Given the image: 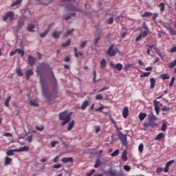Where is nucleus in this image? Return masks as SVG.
I'll return each instance as SVG.
<instances>
[{"label": "nucleus", "instance_id": "nucleus-1", "mask_svg": "<svg viewBox=\"0 0 176 176\" xmlns=\"http://www.w3.org/2000/svg\"><path fill=\"white\" fill-rule=\"evenodd\" d=\"M47 69H50L53 79L52 82L54 83V86H57V80H56L54 73L53 72V69L50 68V65L49 63H46L45 62L39 63L38 67L36 68V72L38 76H42V75L46 72Z\"/></svg>", "mask_w": 176, "mask_h": 176}, {"label": "nucleus", "instance_id": "nucleus-2", "mask_svg": "<svg viewBox=\"0 0 176 176\" xmlns=\"http://www.w3.org/2000/svg\"><path fill=\"white\" fill-rule=\"evenodd\" d=\"M75 0H63L60 2V6H65L70 12H78V13H83V10L78 9L76 6L70 4L69 2H72Z\"/></svg>", "mask_w": 176, "mask_h": 176}, {"label": "nucleus", "instance_id": "nucleus-3", "mask_svg": "<svg viewBox=\"0 0 176 176\" xmlns=\"http://www.w3.org/2000/svg\"><path fill=\"white\" fill-rule=\"evenodd\" d=\"M60 120H63L61 122L62 126H65L67 123H69L71 121V114L68 113V111H63L59 114Z\"/></svg>", "mask_w": 176, "mask_h": 176}, {"label": "nucleus", "instance_id": "nucleus-4", "mask_svg": "<svg viewBox=\"0 0 176 176\" xmlns=\"http://www.w3.org/2000/svg\"><path fill=\"white\" fill-rule=\"evenodd\" d=\"M42 91L47 100H52V98L56 97L52 94L47 86L42 85Z\"/></svg>", "mask_w": 176, "mask_h": 176}, {"label": "nucleus", "instance_id": "nucleus-5", "mask_svg": "<svg viewBox=\"0 0 176 176\" xmlns=\"http://www.w3.org/2000/svg\"><path fill=\"white\" fill-rule=\"evenodd\" d=\"M118 138L121 141L122 144L124 146H127V135H123L121 131L118 132Z\"/></svg>", "mask_w": 176, "mask_h": 176}, {"label": "nucleus", "instance_id": "nucleus-6", "mask_svg": "<svg viewBox=\"0 0 176 176\" xmlns=\"http://www.w3.org/2000/svg\"><path fill=\"white\" fill-rule=\"evenodd\" d=\"M8 19H10V21H13L14 19V12L12 11H9L8 12L6 13L5 16H3V21H6Z\"/></svg>", "mask_w": 176, "mask_h": 176}, {"label": "nucleus", "instance_id": "nucleus-7", "mask_svg": "<svg viewBox=\"0 0 176 176\" xmlns=\"http://www.w3.org/2000/svg\"><path fill=\"white\" fill-rule=\"evenodd\" d=\"M117 53H119V50L118 47L115 46L114 45H111V56H116Z\"/></svg>", "mask_w": 176, "mask_h": 176}, {"label": "nucleus", "instance_id": "nucleus-8", "mask_svg": "<svg viewBox=\"0 0 176 176\" xmlns=\"http://www.w3.org/2000/svg\"><path fill=\"white\" fill-rule=\"evenodd\" d=\"M25 75L26 80H30V78H31V76L34 75V71H32V69H29L26 70Z\"/></svg>", "mask_w": 176, "mask_h": 176}, {"label": "nucleus", "instance_id": "nucleus-9", "mask_svg": "<svg viewBox=\"0 0 176 176\" xmlns=\"http://www.w3.org/2000/svg\"><path fill=\"white\" fill-rule=\"evenodd\" d=\"M28 64H30V65H31L32 67H34V65H35V58L31 55H28Z\"/></svg>", "mask_w": 176, "mask_h": 176}, {"label": "nucleus", "instance_id": "nucleus-10", "mask_svg": "<svg viewBox=\"0 0 176 176\" xmlns=\"http://www.w3.org/2000/svg\"><path fill=\"white\" fill-rule=\"evenodd\" d=\"M173 163H174V160H170L166 163L165 168L164 169V173H168L170 166H171V164H173Z\"/></svg>", "mask_w": 176, "mask_h": 176}, {"label": "nucleus", "instance_id": "nucleus-11", "mask_svg": "<svg viewBox=\"0 0 176 176\" xmlns=\"http://www.w3.org/2000/svg\"><path fill=\"white\" fill-rule=\"evenodd\" d=\"M111 67H113V68H116V69H118V71H122V69H123V65L120 63H118L117 65L111 63Z\"/></svg>", "mask_w": 176, "mask_h": 176}, {"label": "nucleus", "instance_id": "nucleus-12", "mask_svg": "<svg viewBox=\"0 0 176 176\" xmlns=\"http://www.w3.org/2000/svg\"><path fill=\"white\" fill-rule=\"evenodd\" d=\"M23 27H24V20L23 19H21L18 21L17 29L19 30V31H20V30H21Z\"/></svg>", "mask_w": 176, "mask_h": 176}, {"label": "nucleus", "instance_id": "nucleus-13", "mask_svg": "<svg viewBox=\"0 0 176 176\" xmlns=\"http://www.w3.org/2000/svg\"><path fill=\"white\" fill-rule=\"evenodd\" d=\"M30 150V146H25L23 147H21L19 149H14V152H25L26 151H29Z\"/></svg>", "mask_w": 176, "mask_h": 176}, {"label": "nucleus", "instance_id": "nucleus-14", "mask_svg": "<svg viewBox=\"0 0 176 176\" xmlns=\"http://www.w3.org/2000/svg\"><path fill=\"white\" fill-rule=\"evenodd\" d=\"M122 116L124 119H126L127 116H129V107H125L122 111Z\"/></svg>", "mask_w": 176, "mask_h": 176}, {"label": "nucleus", "instance_id": "nucleus-15", "mask_svg": "<svg viewBox=\"0 0 176 176\" xmlns=\"http://www.w3.org/2000/svg\"><path fill=\"white\" fill-rule=\"evenodd\" d=\"M63 163L67 164V163H74V158L72 157H65L62 159Z\"/></svg>", "mask_w": 176, "mask_h": 176}, {"label": "nucleus", "instance_id": "nucleus-16", "mask_svg": "<svg viewBox=\"0 0 176 176\" xmlns=\"http://www.w3.org/2000/svg\"><path fill=\"white\" fill-rule=\"evenodd\" d=\"M87 107H89V100H85L82 104H81V109L82 111H85V109H86L87 108Z\"/></svg>", "mask_w": 176, "mask_h": 176}, {"label": "nucleus", "instance_id": "nucleus-17", "mask_svg": "<svg viewBox=\"0 0 176 176\" xmlns=\"http://www.w3.org/2000/svg\"><path fill=\"white\" fill-rule=\"evenodd\" d=\"M165 135L164 133H160L155 138V141H162L163 138H164Z\"/></svg>", "mask_w": 176, "mask_h": 176}, {"label": "nucleus", "instance_id": "nucleus-18", "mask_svg": "<svg viewBox=\"0 0 176 176\" xmlns=\"http://www.w3.org/2000/svg\"><path fill=\"white\" fill-rule=\"evenodd\" d=\"M60 35H61L60 31L59 32L54 31L52 33V38H54L55 39H56V38H59Z\"/></svg>", "mask_w": 176, "mask_h": 176}, {"label": "nucleus", "instance_id": "nucleus-19", "mask_svg": "<svg viewBox=\"0 0 176 176\" xmlns=\"http://www.w3.org/2000/svg\"><path fill=\"white\" fill-rule=\"evenodd\" d=\"M12 162H13V160H12V158H10L9 157H6L4 164L6 166H9V164H10V163H12Z\"/></svg>", "mask_w": 176, "mask_h": 176}, {"label": "nucleus", "instance_id": "nucleus-20", "mask_svg": "<svg viewBox=\"0 0 176 176\" xmlns=\"http://www.w3.org/2000/svg\"><path fill=\"white\" fill-rule=\"evenodd\" d=\"M150 89H153L155 87V85H156V80L153 78H150Z\"/></svg>", "mask_w": 176, "mask_h": 176}, {"label": "nucleus", "instance_id": "nucleus-21", "mask_svg": "<svg viewBox=\"0 0 176 176\" xmlns=\"http://www.w3.org/2000/svg\"><path fill=\"white\" fill-rule=\"evenodd\" d=\"M74 124H75V121L72 120L71 122L69 123V125L67 126V131H71L72 129L74 128Z\"/></svg>", "mask_w": 176, "mask_h": 176}, {"label": "nucleus", "instance_id": "nucleus-22", "mask_svg": "<svg viewBox=\"0 0 176 176\" xmlns=\"http://www.w3.org/2000/svg\"><path fill=\"white\" fill-rule=\"evenodd\" d=\"M27 30L29 32H34V30H35V25L34 24L28 25Z\"/></svg>", "mask_w": 176, "mask_h": 176}, {"label": "nucleus", "instance_id": "nucleus-23", "mask_svg": "<svg viewBox=\"0 0 176 176\" xmlns=\"http://www.w3.org/2000/svg\"><path fill=\"white\" fill-rule=\"evenodd\" d=\"M167 30H169L170 34H171V35H176V32L175 30H174V29H173V28L171 27V25H168V27H166Z\"/></svg>", "mask_w": 176, "mask_h": 176}, {"label": "nucleus", "instance_id": "nucleus-24", "mask_svg": "<svg viewBox=\"0 0 176 176\" xmlns=\"http://www.w3.org/2000/svg\"><path fill=\"white\" fill-rule=\"evenodd\" d=\"M122 159L123 162H127V151L124 150L122 155Z\"/></svg>", "mask_w": 176, "mask_h": 176}, {"label": "nucleus", "instance_id": "nucleus-25", "mask_svg": "<svg viewBox=\"0 0 176 176\" xmlns=\"http://www.w3.org/2000/svg\"><path fill=\"white\" fill-rule=\"evenodd\" d=\"M145 118H146V113H140L139 114V119L141 122H142V120H144V119H145Z\"/></svg>", "mask_w": 176, "mask_h": 176}, {"label": "nucleus", "instance_id": "nucleus-26", "mask_svg": "<svg viewBox=\"0 0 176 176\" xmlns=\"http://www.w3.org/2000/svg\"><path fill=\"white\" fill-rule=\"evenodd\" d=\"M107 66V60H105V59H102L101 61H100V68L101 69H102V68H104V67Z\"/></svg>", "mask_w": 176, "mask_h": 176}, {"label": "nucleus", "instance_id": "nucleus-27", "mask_svg": "<svg viewBox=\"0 0 176 176\" xmlns=\"http://www.w3.org/2000/svg\"><path fill=\"white\" fill-rule=\"evenodd\" d=\"M148 121L152 123V122H153V120H155L156 118L155 117V115L153 114H150L148 115Z\"/></svg>", "mask_w": 176, "mask_h": 176}, {"label": "nucleus", "instance_id": "nucleus-28", "mask_svg": "<svg viewBox=\"0 0 176 176\" xmlns=\"http://www.w3.org/2000/svg\"><path fill=\"white\" fill-rule=\"evenodd\" d=\"M16 75L18 76H23L24 74H23V72L21 71V69L16 68Z\"/></svg>", "mask_w": 176, "mask_h": 176}, {"label": "nucleus", "instance_id": "nucleus-29", "mask_svg": "<svg viewBox=\"0 0 176 176\" xmlns=\"http://www.w3.org/2000/svg\"><path fill=\"white\" fill-rule=\"evenodd\" d=\"M76 16V13H72L71 16H64L65 20L68 21V20H70L71 17H75Z\"/></svg>", "mask_w": 176, "mask_h": 176}, {"label": "nucleus", "instance_id": "nucleus-30", "mask_svg": "<svg viewBox=\"0 0 176 176\" xmlns=\"http://www.w3.org/2000/svg\"><path fill=\"white\" fill-rule=\"evenodd\" d=\"M30 105H32V107H39V104L36 102V100H31Z\"/></svg>", "mask_w": 176, "mask_h": 176}, {"label": "nucleus", "instance_id": "nucleus-31", "mask_svg": "<svg viewBox=\"0 0 176 176\" xmlns=\"http://www.w3.org/2000/svg\"><path fill=\"white\" fill-rule=\"evenodd\" d=\"M71 45V40H67L65 43H62V47H67V46H69Z\"/></svg>", "mask_w": 176, "mask_h": 176}, {"label": "nucleus", "instance_id": "nucleus-32", "mask_svg": "<svg viewBox=\"0 0 176 176\" xmlns=\"http://www.w3.org/2000/svg\"><path fill=\"white\" fill-rule=\"evenodd\" d=\"M11 99H12L11 96H9L6 99L5 103H4L5 107H9V102H10Z\"/></svg>", "mask_w": 176, "mask_h": 176}, {"label": "nucleus", "instance_id": "nucleus-33", "mask_svg": "<svg viewBox=\"0 0 176 176\" xmlns=\"http://www.w3.org/2000/svg\"><path fill=\"white\" fill-rule=\"evenodd\" d=\"M23 2V0H17L16 2H13L11 5V8H13L14 6H17V5H20Z\"/></svg>", "mask_w": 176, "mask_h": 176}, {"label": "nucleus", "instance_id": "nucleus-34", "mask_svg": "<svg viewBox=\"0 0 176 176\" xmlns=\"http://www.w3.org/2000/svg\"><path fill=\"white\" fill-rule=\"evenodd\" d=\"M100 166H101V161H100V159H98L95 162L94 168H98Z\"/></svg>", "mask_w": 176, "mask_h": 176}, {"label": "nucleus", "instance_id": "nucleus-35", "mask_svg": "<svg viewBox=\"0 0 176 176\" xmlns=\"http://www.w3.org/2000/svg\"><path fill=\"white\" fill-rule=\"evenodd\" d=\"M176 66V59L168 64V68H174Z\"/></svg>", "mask_w": 176, "mask_h": 176}, {"label": "nucleus", "instance_id": "nucleus-36", "mask_svg": "<svg viewBox=\"0 0 176 176\" xmlns=\"http://www.w3.org/2000/svg\"><path fill=\"white\" fill-rule=\"evenodd\" d=\"M159 7L160 8L161 12H164V9H166V6L164 5V3H160Z\"/></svg>", "mask_w": 176, "mask_h": 176}, {"label": "nucleus", "instance_id": "nucleus-37", "mask_svg": "<svg viewBox=\"0 0 176 176\" xmlns=\"http://www.w3.org/2000/svg\"><path fill=\"white\" fill-rule=\"evenodd\" d=\"M16 53H18V54H21V57L24 56V50L21 49H16Z\"/></svg>", "mask_w": 176, "mask_h": 176}, {"label": "nucleus", "instance_id": "nucleus-38", "mask_svg": "<svg viewBox=\"0 0 176 176\" xmlns=\"http://www.w3.org/2000/svg\"><path fill=\"white\" fill-rule=\"evenodd\" d=\"M35 130H37L38 131H43L45 130V126H35Z\"/></svg>", "mask_w": 176, "mask_h": 176}, {"label": "nucleus", "instance_id": "nucleus-39", "mask_svg": "<svg viewBox=\"0 0 176 176\" xmlns=\"http://www.w3.org/2000/svg\"><path fill=\"white\" fill-rule=\"evenodd\" d=\"M152 12H146L142 16V17H151V16H152Z\"/></svg>", "mask_w": 176, "mask_h": 176}, {"label": "nucleus", "instance_id": "nucleus-40", "mask_svg": "<svg viewBox=\"0 0 176 176\" xmlns=\"http://www.w3.org/2000/svg\"><path fill=\"white\" fill-rule=\"evenodd\" d=\"M139 152L142 153L144 152V144H140L138 146Z\"/></svg>", "mask_w": 176, "mask_h": 176}, {"label": "nucleus", "instance_id": "nucleus-41", "mask_svg": "<svg viewBox=\"0 0 176 176\" xmlns=\"http://www.w3.org/2000/svg\"><path fill=\"white\" fill-rule=\"evenodd\" d=\"M131 67H133V64H131V63H128V64L125 65V66H124L125 71L130 69V68H131Z\"/></svg>", "mask_w": 176, "mask_h": 176}, {"label": "nucleus", "instance_id": "nucleus-42", "mask_svg": "<svg viewBox=\"0 0 176 176\" xmlns=\"http://www.w3.org/2000/svg\"><path fill=\"white\" fill-rule=\"evenodd\" d=\"M14 152V149L9 150L8 151L6 152V155H7V156H13Z\"/></svg>", "mask_w": 176, "mask_h": 176}, {"label": "nucleus", "instance_id": "nucleus-43", "mask_svg": "<svg viewBox=\"0 0 176 176\" xmlns=\"http://www.w3.org/2000/svg\"><path fill=\"white\" fill-rule=\"evenodd\" d=\"M151 75V72H144L143 74L140 75V78H146V76H148Z\"/></svg>", "mask_w": 176, "mask_h": 176}, {"label": "nucleus", "instance_id": "nucleus-44", "mask_svg": "<svg viewBox=\"0 0 176 176\" xmlns=\"http://www.w3.org/2000/svg\"><path fill=\"white\" fill-rule=\"evenodd\" d=\"M49 32V30H45V32H43V33L40 34V36L41 38H45V36H46V35H47V33Z\"/></svg>", "mask_w": 176, "mask_h": 176}, {"label": "nucleus", "instance_id": "nucleus-45", "mask_svg": "<svg viewBox=\"0 0 176 176\" xmlns=\"http://www.w3.org/2000/svg\"><path fill=\"white\" fill-rule=\"evenodd\" d=\"M175 80V77H172L170 84H169L170 87H173V86H174Z\"/></svg>", "mask_w": 176, "mask_h": 176}, {"label": "nucleus", "instance_id": "nucleus-46", "mask_svg": "<svg viewBox=\"0 0 176 176\" xmlns=\"http://www.w3.org/2000/svg\"><path fill=\"white\" fill-rule=\"evenodd\" d=\"M111 122H112L113 124H114V127H116L118 133H119V131H120V130H119V127H118V124H116L115 120H111Z\"/></svg>", "mask_w": 176, "mask_h": 176}, {"label": "nucleus", "instance_id": "nucleus-47", "mask_svg": "<svg viewBox=\"0 0 176 176\" xmlns=\"http://www.w3.org/2000/svg\"><path fill=\"white\" fill-rule=\"evenodd\" d=\"M52 168H61V164H55L52 166Z\"/></svg>", "mask_w": 176, "mask_h": 176}, {"label": "nucleus", "instance_id": "nucleus-48", "mask_svg": "<svg viewBox=\"0 0 176 176\" xmlns=\"http://www.w3.org/2000/svg\"><path fill=\"white\" fill-rule=\"evenodd\" d=\"M162 112H167L168 111H170V108L167 106H164L162 109Z\"/></svg>", "mask_w": 176, "mask_h": 176}, {"label": "nucleus", "instance_id": "nucleus-49", "mask_svg": "<svg viewBox=\"0 0 176 176\" xmlns=\"http://www.w3.org/2000/svg\"><path fill=\"white\" fill-rule=\"evenodd\" d=\"M95 98L96 100H102L103 97L102 94H98L95 96Z\"/></svg>", "mask_w": 176, "mask_h": 176}, {"label": "nucleus", "instance_id": "nucleus-50", "mask_svg": "<svg viewBox=\"0 0 176 176\" xmlns=\"http://www.w3.org/2000/svg\"><path fill=\"white\" fill-rule=\"evenodd\" d=\"M118 155H119V149L116 150L111 154V156H118Z\"/></svg>", "mask_w": 176, "mask_h": 176}, {"label": "nucleus", "instance_id": "nucleus-51", "mask_svg": "<svg viewBox=\"0 0 176 176\" xmlns=\"http://www.w3.org/2000/svg\"><path fill=\"white\" fill-rule=\"evenodd\" d=\"M124 170H125V171H130V170H131V167L129 165H125L124 166Z\"/></svg>", "mask_w": 176, "mask_h": 176}, {"label": "nucleus", "instance_id": "nucleus-52", "mask_svg": "<svg viewBox=\"0 0 176 176\" xmlns=\"http://www.w3.org/2000/svg\"><path fill=\"white\" fill-rule=\"evenodd\" d=\"M26 141L28 142H32V135H30L26 138Z\"/></svg>", "mask_w": 176, "mask_h": 176}, {"label": "nucleus", "instance_id": "nucleus-53", "mask_svg": "<svg viewBox=\"0 0 176 176\" xmlns=\"http://www.w3.org/2000/svg\"><path fill=\"white\" fill-rule=\"evenodd\" d=\"M154 107H159L160 102L156 100H153Z\"/></svg>", "mask_w": 176, "mask_h": 176}, {"label": "nucleus", "instance_id": "nucleus-54", "mask_svg": "<svg viewBox=\"0 0 176 176\" xmlns=\"http://www.w3.org/2000/svg\"><path fill=\"white\" fill-rule=\"evenodd\" d=\"M162 77L163 80H166V79H170V77L168 76V75L166 74H162Z\"/></svg>", "mask_w": 176, "mask_h": 176}, {"label": "nucleus", "instance_id": "nucleus-55", "mask_svg": "<svg viewBox=\"0 0 176 176\" xmlns=\"http://www.w3.org/2000/svg\"><path fill=\"white\" fill-rule=\"evenodd\" d=\"M164 170V169L163 168L159 167L157 168L156 171H157V174H160V173H163Z\"/></svg>", "mask_w": 176, "mask_h": 176}, {"label": "nucleus", "instance_id": "nucleus-56", "mask_svg": "<svg viewBox=\"0 0 176 176\" xmlns=\"http://www.w3.org/2000/svg\"><path fill=\"white\" fill-rule=\"evenodd\" d=\"M74 51L75 57H79V55H78V47H75Z\"/></svg>", "mask_w": 176, "mask_h": 176}, {"label": "nucleus", "instance_id": "nucleus-57", "mask_svg": "<svg viewBox=\"0 0 176 176\" xmlns=\"http://www.w3.org/2000/svg\"><path fill=\"white\" fill-rule=\"evenodd\" d=\"M86 45H87V41H84L80 44V47H85V46H86Z\"/></svg>", "mask_w": 176, "mask_h": 176}, {"label": "nucleus", "instance_id": "nucleus-58", "mask_svg": "<svg viewBox=\"0 0 176 176\" xmlns=\"http://www.w3.org/2000/svg\"><path fill=\"white\" fill-rule=\"evenodd\" d=\"M161 130L162 131H166V130H167V125L166 124H163Z\"/></svg>", "mask_w": 176, "mask_h": 176}, {"label": "nucleus", "instance_id": "nucleus-59", "mask_svg": "<svg viewBox=\"0 0 176 176\" xmlns=\"http://www.w3.org/2000/svg\"><path fill=\"white\" fill-rule=\"evenodd\" d=\"M58 144V141H54L51 142V146L52 148H54V146H56V145Z\"/></svg>", "mask_w": 176, "mask_h": 176}, {"label": "nucleus", "instance_id": "nucleus-60", "mask_svg": "<svg viewBox=\"0 0 176 176\" xmlns=\"http://www.w3.org/2000/svg\"><path fill=\"white\" fill-rule=\"evenodd\" d=\"M94 173H96V170L92 169L90 173L87 174V176H92L94 174Z\"/></svg>", "mask_w": 176, "mask_h": 176}, {"label": "nucleus", "instance_id": "nucleus-61", "mask_svg": "<svg viewBox=\"0 0 176 176\" xmlns=\"http://www.w3.org/2000/svg\"><path fill=\"white\" fill-rule=\"evenodd\" d=\"M143 28L144 30H145L147 32H149V28H148V26H146V24L145 23H144L143 24Z\"/></svg>", "mask_w": 176, "mask_h": 176}, {"label": "nucleus", "instance_id": "nucleus-62", "mask_svg": "<svg viewBox=\"0 0 176 176\" xmlns=\"http://www.w3.org/2000/svg\"><path fill=\"white\" fill-rule=\"evenodd\" d=\"M101 130V127L98 126H95V133H98Z\"/></svg>", "mask_w": 176, "mask_h": 176}, {"label": "nucleus", "instance_id": "nucleus-63", "mask_svg": "<svg viewBox=\"0 0 176 176\" xmlns=\"http://www.w3.org/2000/svg\"><path fill=\"white\" fill-rule=\"evenodd\" d=\"M16 53H17L16 50H12L10 52V57H12V56H14V54H16Z\"/></svg>", "mask_w": 176, "mask_h": 176}, {"label": "nucleus", "instance_id": "nucleus-64", "mask_svg": "<svg viewBox=\"0 0 176 176\" xmlns=\"http://www.w3.org/2000/svg\"><path fill=\"white\" fill-rule=\"evenodd\" d=\"M170 53H176V47H173L170 49Z\"/></svg>", "mask_w": 176, "mask_h": 176}]
</instances>
